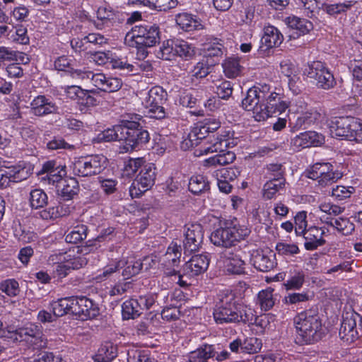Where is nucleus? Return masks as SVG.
<instances>
[{"label": "nucleus", "instance_id": "obj_54", "mask_svg": "<svg viewBox=\"0 0 362 362\" xmlns=\"http://www.w3.org/2000/svg\"><path fill=\"white\" fill-rule=\"evenodd\" d=\"M0 290L9 297H16L21 291L18 282L13 279L1 281L0 283Z\"/></svg>", "mask_w": 362, "mask_h": 362}, {"label": "nucleus", "instance_id": "obj_26", "mask_svg": "<svg viewBox=\"0 0 362 362\" xmlns=\"http://www.w3.org/2000/svg\"><path fill=\"white\" fill-rule=\"evenodd\" d=\"M177 26L185 32H192L201 30L203 25L200 19L188 12H182L175 16Z\"/></svg>", "mask_w": 362, "mask_h": 362}, {"label": "nucleus", "instance_id": "obj_16", "mask_svg": "<svg viewBox=\"0 0 362 362\" xmlns=\"http://www.w3.org/2000/svg\"><path fill=\"white\" fill-rule=\"evenodd\" d=\"M262 101L257 95V90L250 88L242 101L243 107L247 111H252L256 121H264L267 119V110H262Z\"/></svg>", "mask_w": 362, "mask_h": 362}, {"label": "nucleus", "instance_id": "obj_56", "mask_svg": "<svg viewBox=\"0 0 362 362\" xmlns=\"http://www.w3.org/2000/svg\"><path fill=\"white\" fill-rule=\"evenodd\" d=\"M354 1H345L342 3L327 4L325 6V11L330 16H335L341 13H345L354 6Z\"/></svg>", "mask_w": 362, "mask_h": 362}, {"label": "nucleus", "instance_id": "obj_64", "mask_svg": "<svg viewBox=\"0 0 362 362\" xmlns=\"http://www.w3.org/2000/svg\"><path fill=\"white\" fill-rule=\"evenodd\" d=\"M279 255L283 256H293L299 253L300 250L296 244L279 243L276 245Z\"/></svg>", "mask_w": 362, "mask_h": 362}, {"label": "nucleus", "instance_id": "obj_51", "mask_svg": "<svg viewBox=\"0 0 362 362\" xmlns=\"http://www.w3.org/2000/svg\"><path fill=\"white\" fill-rule=\"evenodd\" d=\"M320 117V115L317 110L310 108L298 117L296 119V125L299 127L310 126L318 120Z\"/></svg>", "mask_w": 362, "mask_h": 362}, {"label": "nucleus", "instance_id": "obj_31", "mask_svg": "<svg viewBox=\"0 0 362 362\" xmlns=\"http://www.w3.org/2000/svg\"><path fill=\"white\" fill-rule=\"evenodd\" d=\"M181 251L180 245L175 242H172L160 259L161 264L169 268L177 265L180 262Z\"/></svg>", "mask_w": 362, "mask_h": 362}, {"label": "nucleus", "instance_id": "obj_9", "mask_svg": "<svg viewBox=\"0 0 362 362\" xmlns=\"http://www.w3.org/2000/svg\"><path fill=\"white\" fill-rule=\"evenodd\" d=\"M156 177L155 168L151 163L146 164L133 181L129 194L132 197H139L149 189L154 184Z\"/></svg>", "mask_w": 362, "mask_h": 362}, {"label": "nucleus", "instance_id": "obj_52", "mask_svg": "<svg viewBox=\"0 0 362 362\" xmlns=\"http://www.w3.org/2000/svg\"><path fill=\"white\" fill-rule=\"evenodd\" d=\"M143 158H131L124 165L123 175L127 177L133 176L139 170L146 164Z\"/></svg>", "mask_w": 362, "mask_h": 362}, {"label": "nucleus", "instance_id": "obj_21", "mask_svg": "<svg viewBox=\"0 0 362 362\" xmlns=\"http://www.w3.org/2000/svg\"><path fill=\"white\" fill-rule=\"evenodd\" d=\"M209 265V259L205 255L192 256L183 266V274L194 277L203 274Z\"/></svg>", "mask_w": 362, "mask_h": 362}, {"label": "nucleus", "instance_id": "obj_18", "mask_svg": "<svg viewBox=\"0 0 362 362\" xmlns=\"http://www.w3.org/2000/svg\"><path fill=\"white\" fill-rule=\"evenodd\" d=\"M324 142V137L314 131H308L296 135L291 140V146L296 151L311 146H317Z\"/></svg>", "mask_w": 362, "mask_h": 362}, {"label": "nucleus", "instance_id": "obj_36", "mask_svg": "<svg viewBox=\"0 0 362 362\" xmlns=\"http://www.w3.org/2000/svg\"><path fill=\"white\" fill-rule=\"evenodd\" d=\"M78 253H81L78 247H72L64 252H56L49 257L48 262L56 266L76 259L75 257L78 256Z\"/></svg>", "mask_w": 362, "mask_h": 362}, {"label": "nucleus", "instance_id": "obj_42", "mask_svg": "<svg viewBox=\"0 0 362 362\" xmlns=\"http://www.w3.org/2000/svg\"><path fill=\"white\" fill-rule=\"evenodd\" d=\"M257 303L262 310L272 309L275 304L274 289L269 287L260 291L257 295Z\"/></svg>", "mask_w": 362, "mask_h": 362}, {"label": "nucleus", "instance_id": "obj_46", "mask_svg": "<svg viewBox=\"0 0 362 362\" xmlns=\"http://www.w3.org/2000/svg\"><path fill=\"white\" fill-rule=\"evenodd\" d=\"M119 267L120 262L113 261L99 271L94 279L96 282L106 281L117 274Z\"/></svg>", "mask_w": 362, "mask_h": 362}, {"label": "nucleus", "instance_id": "obj_3", "mask_svg": "<svg viewBox=\"0 0 362 362\" xmlns=\"http://www.w3.org/2000/svg\"><path fill=\"white\" fill-rule=\"evenodd\" d=\"M294 325L298 334L303 341L311 344L320 340L325 334L320 315L313 310L301 312L294 317Z\"/></svg>", "mask_w": 362, "mask_h": 362}, {"label": "nucleus", "instance_id": "obj_30", "mask_svg": "<svg viewBox=\"0 0 362 362\" xmlns=\"http://www.w3.org/2000/svg\"><path fill=\"white\" fill-rule=\"evenodd\" d=\"M232 233L228 226L215 230L210 236L211 242L216 246L230 247L234 245Z\"/></svg>", "mask_w": 362, "mask_h": 362}, {"label": "nucleus", "instance_id": "obj_17", "mask_svg": "<svg viewBox=\"0 0 362 362\" xmlns=\"http://www.w3.org/2000/svg\"><path fill=\"white\" fill-rule=\"evenodd\" d=\"M98 305L85 296L76 298V307L74 315L82 320L95 318L99 315Z\"/></svg>", "mask_w": 362, "mask_h": 362}, {"label": "nucleus", "instance_id": "obj_29", "mask_svg": "<svg viewBox=\"0 0 362 362\" xmlns=\"http://www.w3.org/2000/svg\"><path fill=\"white\" fill-rule=\"evenodd\" d=\"M76 307V298L69 297L60 298L51 303L54 315L55 317H62L66 314H73Z\"/></svg>", "mask_w": 362, "mask_h": 362}, {"label": "nucleus", "instance_id": "obj_40", "mask_svg": "<svg viewBox=\"0 0 362 362\" xmlns=\"http://www.w3.org/2000/svg\"><path fill=\"white\" fill-rule=\"evenodd\" d=\"M226 269L231 274H243L245 272V262L239 255L229 253L226 262Z\"/></svg>", "mask_w": 362, "mask_h": 362}, {"label": "nucleus", "instance_id": "obj_62", "mask_svg": "<svg viewBox=\"0 0 362 362\" xmlns=\"http://www.w3.org/2000/svg\"><path fill=\"white\" fill-rule=\"evenodd\" d=\"M232 233L233 243L240 241L246 238L250 233V229L244 225H233L228 226Z\"/></svg>", "mask_w": 362, "mask_h": 362}, {"label": "nucleus", "instance_id": "obj_37", "mask_svg": "<svg viewBox=\"0 0 362 362\" xmlns=\"http://www.w3.org/2000/svg\"><path fill=\"white\" fill-rule=\"evenodd\" d=\"M117 348L111 343H106L100 346L93 356L95 362H111L117 356Z\"/></svg>", "mask_w": 362, "mask_h": 362}, {"label": "nucleus", "instance_id": "obj_43", "mask_svg": "<svg viewBox=\"0 0 362 362\" xmlns=\"http://www.w3.org/2000/svg\"><path fill=\"white\" fill-rule=\"evenodd\" d=\"M188 187L192 193L198 194L208 191L209 189V183L204 176L197 175L190 178Z\"/></svg>", "mask_w": 362, "mask_h": 362}, {"label": "nucleus", "instance_id": "obj_60", "mask_svg": "<svg viewBox=\"0 0 362 362\" xmlns=\"http://www.w3.org/2000/svg\"><path fill=\"white\" fill-rule=\"evenodd\" d=\"M61 184H62L61 193L65 199H69L77 193L78 185L75 179L70 178L67 180H64Z\"/></svg>", "mask_w": 362, "mask_h": 362}, {"label": "nucleus", "instance_id": "obj_59", "mask_svg": "<svg viewBox=\"0 0 362 362\" xmlns=\"http://www.w3.org/2000/svg\"><path fill=\"white\" fill-rule=\"evenodd\" d=\"M8 40L21 45H26L29 42V37L27 35V29L23 25L16 28L15 30H11Z\"/></svg>", "mask_w": 362, "mask_h": 362}, {"label": "nucleus", "instance_id": "obj_1", "mask_svg": "<svg viewBox=\"0 0 362 362\" xmlns=\"http://www.w3.org/2000/svg\"><path fill=\"white\" fill-rule=\"evenodd\" d=\"M141 119L137 114L128 115L122 119V124L100 132L93 141L98 143L119 141L122 142L120 153L132 152L139 145L148 142L150 139L148 132L139 128Z\"/></svg>", "mask_w": 362, "mask_h": 362}, {"label": "nucleus", "instance_id": "obj_19", "mask_svg": "<svg viewBox=\"0 0 362 362\" xmlns=\"http://www.w3.org/2000/svg\"><path fill=\"white\" fill-rule=\"evenodd\" d=\"M283 40V35L276 27L273 25L265 26L264 34L260 40L259 52L265 53L267 50L279 46Z\"/></svg>", "mask_w": 362, "mask_h": 362}, {"label": "nucleus", "instance_id": "obj_2", "mask_svg": "<svg viewBox=\"0 0 362 362\" xmlns=\"http://www.w3.org/2000/svg\"><path fill=\"white\" fill-rule=\"evenodd\" d=\"M239 143L238 138L234 137V133L225 130L216 136L210 137L199 148L194 150L195 156H201L212 153H218L204 160V166L226 165L235 160V154L228 148H233Z\"/></svg>", "mask_w": 362, "mask_h": 362}, {"label": "nucleus", "instance_id": "obj_55", "mask_svg": "<svg viewBox=\"0 0 362 362\" xmlns=\"http://www.w3.org/2000/svg\"><path fill=\"white\" fill-rule=\"evenodd\" d=\"M87 227L84 225H78L66 235L65 240L67 243H77L86 238Z\"/></svg>", "mask_w": 362, "mask_h": 362}, {"label": "nucleus", "instance_id": "obj_44", "mask_svg": "<svg viewBox=\"0 0 362 362\" xmlns=\"http://www.w3.org/2000/svg\"><path fill=\"white\" fill-rule=\"evenodd\" d=\"M329 225L333 226L337 231L344 235H351L355 230L354 223L349 218L338 217L329 222Z\"/></svg>", "mask_w": 362, "mask_h": 362}, {"label": "nucleus", "instance_id": "obj_41", "mask_svg": "<svg viewBox=\"0 0 362 362\" xmlns=\"http://www.w3.org/2000/svg\"><path fill=\"white\" fill-rule=\"evenodd\" d=\"M305 272L300 269H293L290 271V276L284 283L286 290L300 289L305 281Z\"/></svg>", "mask_w": 362, "mask_h": 362}, {"label": "nucleus", "instance_id": "obj_49", "mask_svg": "<svg viewBox=\"0 0 362 362\" xmlns=\"http://www.w3.org/2000/svg\"><path fill=\"white\" fill-rule=\"evenodd\" d=\"M47 194L41 189H35L30 192V204L33 209H39L47 204Z\"/></svg>", "mask_w": 362, "mask_h": 362}, {"label": "nucleus", "instance_id": "obj_47", "mask_svg": "<svg viewBox=\"0 0 362 362\" xmlns=\"http://www.w3.org/2000/svg\"><path fill=\"white\" fill-rule=\"evenodd\" d=\"M215 355L214 349L211 345H204L191 354L189 360L192 362H207V360Z\"/></svg>", "mask_w": 362, "mask_h": 362}, {"label": "nucleus", "instance_id": "obj_7", "mask_svg": "<svg viewBox=\"0 0 362 362\" xmlns=\"http://www.w3.org/2000/svg\"><path fill=\"white\" fill-rule=\"evenodd\" d=\"M166 93L160 86H154L149 90L141 93V104L151 117L163 119L165 117L163 107Z\"/></svg>", "mask_w": 362, "mask_h": 362}, {"label": "nucleus", "instance_id": "obj_6", "mask_svg": "<svg viewBox=\"0 0 362 362\" xmlns=\"http://www.w3.org/2000/svg\"><path fill=\"white\" fill-rule=\"evenodd\" d=\"M220 302L214 311V318L216 323L223 324L238 322V304L235 294L230 291H224L220 294Z\"/></svg>", "mask_w": 362, "mask_h": 362}, {"label": "nucleus", "instance_id": "obj_28", "mask_svg": "<svg viewBox=\"0 0 362 362\" xmlns=\"http://www.w3.org/2000/svg\"><path fill=\"white\" fill-rule=\"evenodd\" d=\"M325 229L318 227L310 228L303 234L305 240L304 246L308 250H313L322 245L325 241L323 239Z\"/></svg>", "mask_w": 362, "mask_h": 362}, {"label": "nucleus", "instance_id": "obj_48", "mask_svg": "<svg viewBox=\"0 0 362 362\" xmlns=\"http://www.w3.org/2000/svg\"><path fill=\"white\" fill-rule=\"evenodd\" d=\"M223 45L217 38L212 39L204 45V52L206 57H219L223 54Z\"/></svg>", "mask_w": 362, "mask_h": 362}, {"label": "nucleus", "instance_id": "obj_50", "mask_svg": "<svg viewBox=\"0 0 362 362\" xmlns=\"http://www.w3.org/2000/svg\"><path fill=\"white\" fill-rule=\"evenodd\" d=\"M141 3L146 6L159 11L175 8L177 4V0H142Z\"/></svg>", "mask_w": 362, "mask_h": 362}, {"label": "nucleus", "instance_id": "obj_14", "mask_svg": "<svg viewBox=\"0 0 362 362\" xmlns=\"http://www.w3.org/2000/svg\"><path fill=\"white\" fill-rule=\"evenodd\" d=\"M359 315L352 310L346 312L343 314V320L339 329L340 338L347 343L354 341L358 337V333L356 329V320Z\"/></svg>", "mask_w": 362, "mask_h": 362}, {"label": "nucleus", "instance_id": "obj_39", "mask_svg": "<svg viewBox=\"0 0 362 362\" xmlns=\"http://www.w3.org/2000/svg\"><path fill=\"white\" fill-rule=\"evenodd\" d=\"M174 52L185 60H190L195 56L194 47L182 40H177L174 42Z\"/></svg>", "mask_w": 362, "mask_h": 362}, {"label": "nucleus", "instance_id": "obj_58", "mask_svg": "<svg viewBox=\"0 0 362 362\" xmlns=\"http://www.w3.org/2000/svg\"><path fill=\"white\" fill-rule=\"evenodd\" d=\"M113 52L111 51L107 52H89V59L98 65L110 64L111 59H112Z\"/></svg>", "mask_w": 362, "mask_h": 362}, {"label": "nucleus", "instance_id": "obj_32", "mask_svg": "<svg viewBox=\"0 0 362 362\" xmlns=\"http://www.w3.org/2000/svg\"><path fill=\"white\" fill-rule=\"evenodd\" d=\"M238 314L240 317L238 319V322L243 321L248 323H255L262 327L264 326V322H268L267 316H262L260 319L256 317L255 310L247 305H241L238 304Z\"/></svg>", "mask_w": 362, "mask_h": 362}, {"label": "nucleus", "instance_id": "obj_57", "mask_svg": "<svg viewBox=\"0 0 362 362\" xmlns=\"http://www.w3.org/2000/svg\"><path fill=\"white\" fill-rule=\"evenodd\" d=\"M210 72V67L204 61L197 62L189 71L192 80L205 78Z\"/></svg>", "mask_w": 362, "mask_h": 362}, {"label": "nucleus", "instance_id": "obj_8", "mask_svg": "<svg viewBox=\"0 0 362 362\" xmlns=\"http://www.w3.org/2000/svg\"><path fill=\"white\" fill-rule=\"evenodd\" d=\"M305 176L316 180L318 185L327 186L341 177L342 174L333 171V166L329 163H316L305 172Z\"/></svg>", "mask_w": 362, "mask_h": 362}, {"label": "nucleus", "instance_id": "obj_45", "mask_svg": "<svg viewBox=\"0 0 362 362\" xmlns=\"http://www.w3.org/2000/svg\"><path fill=\"white\" fill-rule=\"evenodd\" d=\"M284 186V181L281 178L272 179L267 182L263 187V197L266 199L275 197L276 193Z\"/></svg>", "mask_w": 362, "mask_h": 362}, {"label": "nucleus", "instance_id": "obj_4", "mask_svg": "<svg viewBox=\"0 0 362 362\" xmlns=\"http://www.w3.org/2000/svg\"><path fill=\"white\" fill-rule=\"evenodd\" d=\"M159 40L158 27L155 25H136L129 31L125 43L132 47L141 49L155 45Z\"/></svg>", "mask_w": 362, "mask_h": 362}, {"label": "nucleus", "instance_id": "obj_22", "mask_svg": "<svg viewBox=\"0 0 362 362\" xmlns=\"http://www.w3.org/2000/svg\"><path fill=\"white\" fill-rule=\"evenodd\" d=\"M91 82L94 86L105 92H115L122 86V80L117 77L107 76L103 73H92Z\"/></svg>", "mask_w": 362, "mask_h": 362}, {"label": "nucleus", "instance_id": "obj_61", "mask_svg": "<svg viewBox=\"0 0 362 362\" xmlns=\"http://www.w3.org/2000/svg\"><path fill=\"white\" fill-rule=\"evenodd\" d=\"M75 61L71 56H61L55 59L54 66L56 70L69 72L74 66Z\"/></svg>", "mask_w": 362, "mask_h": 362}, {"label": "nucleus", "instance_id": "obj_12", "mask_svg": "<svg viewBox=\"0 0 362 362\" xmlns=\"http://www.w3.org/2000/svg\"><path fill=\"white\" fill-rule=\"evenodd\" d=\"M183 247L185 253L197 251L203 242L204 230L201 224L188 223L184 228Z\"/></svg>", "mask_w": 362, "mask_h": 362}, {"label": "nucleus", "instance_id": "obj_11", "mask_svg": "<svg viewBox=\"0 0 362 362\" xmlns=\"http://www.w3.org/2000/svg\"><path fill=\"white\" fill-rule=\"evenodd\" d=\"M358 127V118L346 116L335 117L329 122L330 134L333 137H341L347 140L353 138V132Z\"/></svg>", "mask_w": 362, "mask_h": 362}, {"label": "nucleus", "instance_id": "obj_10", "mask_svg": "<svg viewBox=\"0 0 362 362\" xmlns=\"http://www.w3.org/2000/svg\"><path fill=\"white\" fill-rule=\"evenodd\" d=\"M305 74L313 79L318 87L323 89H329L335 83L333 74L324 63L319 61L313 62L309 64Z\"/></svg>", "mask_w": 362, "mask_h": 362}, {"label": "nucleus", "instance_id": "obj_24", "mask_svg": "<svg viewBox=\"0 0 362 362\" xmlns=\"http://www.w3.org/2000/svg\"><path fill=\"white\" fill-rule=\"evenodd\" d=\"M28 176L27 170L20 166L8 168L6 170L0 169V189L7 187L11 182L25 180Z\"/></svg>", "mask_w": 362, "mask_h": 362}, {"label": "nucleus", "instance_id": "obj_33", "mask_svg": "<svg viewBox=\"0 0 362 362\" xmlns=\"http://www.w3.org/2000/svg\"><path fill=\"white\" fill-rule=\"evenodd\" d=\"M222 67L226 76L229 78L239 76L243 70V66L240 64V58L235 57L226 59L222 63Z\"/></svg>", "mask_w": 362, "mask_h": 362}, {"label": "nucleus", "instance_id": "obj_27", "mask_svg": "<svg viewBox=\"0 0 362 362\" xmlns=\"http://www.w3.org/2000/svg\"><path fill=\"white\" fill-rule=\"evenodd\" d=\"M288 107L287 103L281 99L279 93H270L268 99L262 102V109L267 110V119L275 113L281 114Z\"/></svg>", "mask_w": 362, "mask_h": 362}, {"label": "nucleus", "instance_id": "obj_38", "mask_svg": "<svg viewBox=\"0 0 362 362\" xmlns=\"http://www.w3.org/2000/svg\"><path fill=\"white\" fill-rule=\"evenodd\" d=\"M139 303L136 299L132 298L125 300L122 305V313L123 319H134L141 314Z\"/></svg>", "mask_w": 362, "mask_h": 362}, {"label": "nucleus", "instance_id": "obj_5", "mask_svg": "<svg viewBox=\"0 0 362 362\" xmlns=\"http://www.w3.org/2000/svg\"><path fill=\"white\" fill-rule=\"evenodd\" d=\"M106 165V157L96 154L74 158L70 168L75 175L87 177L100 174Z\"/></svg>", "mask_w": 362, "mask_h": 362}, {"label": "nucleus", "instance_id": "obj_15", "mask_svg": "<svg viewBox=\"0 0 362 362\" xmlns=\"http://www.w3.org/2000/svg\"><path fill=\"white\" fill-rule=\"evenodd\" d=\"M58 107L51 98L44 95L35 97L30 103V113L35 117H42L55 114Z\"/></svg>", "mask_w": 362, "mask_h": 362}, {"label": "nucleus", "instance_id": "obj_13", "mask_svg": "<svg viewBox=\"0 0 362 362\" xmlns=\"http://www.w3.org/2000/svg\"><path fill=\"white\" fill-rule=\"evenodd\" d=\"M250 263L261 272H269L276 264L275 253L268 248L252 250L250 252Z\"/></svg>", "mask_w": 362, "mask_h": 362}, {"label": "nucleus", "instance_id": "obj_25", "mask_svg": "<svg viewBox=\"0 0 362 362\" xmlns=\"http://www.w3.org/2000/svg\"><path fill=\"white\" fill-rule=\"evenodd\" d=\"M15 335L16 340L25 341L33 346L37 345L40 341L42 332L37 325L28 324L25 327L18 329Z\"/></svg>", "mask_w": 362, "mask_h": 362}, {"label": "nucleus", "instance_id": "obj_23", "mask_svg": "<svg viewBox=\"0 0 362 362\" xmlns=\"http://www.w3.org/2000/svg\"><path fill=\"white\" fill-rule=\"evenodd\" d=\"M76 259L57 264L54 267L52 272L54 278L59 279L66 277L72 269H78L85 266L87 262V258L82 253H78Z\"/></svg>", "mask_w": 362, "mask_h": 362}, {"label": "nucleus", "instance_id": "obj_20", "mask_svg": "<svg viewBox=\"0 0 362 362\" xmlns=\"http://www.w3.org/2000/svg\"><path fill=\"white\" fill-rule=\"evenodd\" d=\"M262 346V340L257 337H248L245 338L244 340L236 339L229 344V348L232 352L248 354L259 352Z\"/></svg>", "mask_w": 362, "mask_h": 362}, {"label": "nucleus", "instance_id": "obj_53", "mask_svg": "<svg viewBox=\"0 0 362 362\" xmlns=\"http://www.w3.org/2000/svg\"><path fill=\"white\" fill-rule=\"evenodd\" d=\"M110 65L112 69H119L126 74H132V71H134L136 67V65L118 57L115 53L112 54V59L110 60Z\"/></svg>", "mask_w": 362, "mask_h": 362}, {"label": "nucleus", "instance_id": "obj_35", "mask_svg": "<svg viewBox=\"0 0 362 362\" xmlns=\"http://www.w3.org/2000/svg\"><path fill=\"white\" fill-rule=\"evenodd\" d=\"M96 15L97 20L95 21L94 24L97 29L101 30L106 26H109L115 14L110 6L103 5L98 8Z\"/></svg>", "mask_w": 362, "mask_h": 362}, {"label": "nucleus", "instance_id": "obj_34", "mask_svg": "<svg viewBox=\"0 0 362 362\" xmlns=\"http://www.w3.org/2000/svg\"><path fill=\"white\" fill-rule=\"evenodd\" d=\"M286 22L290 28L296 30L298 35H305L313 28L310 21L296 16L288 17Z\"/></svg>", "mask_w": 362, "mask_h": 362}, {"label": "nucleus", "instance_id": "obj_63", "mask_svg": "<svg viewBox=\"0 0 362 362\" xmlns=\"http://www.w3.org/2000/svg\"><path fill=\"white\" fill-rule=\"evenodd\" d=\"M143 263L138 260L127 261L124 269L122 271V276L124 279H129L139 273L141 270Z\"/></svg>", "mask_w": 362, "mask_h": 362}]
</instances>
